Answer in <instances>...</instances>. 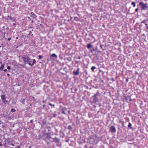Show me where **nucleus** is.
Segmentation results:
<instances>
[{
    "instance_id": "obj_47",
    "label": "nucleus",
    "mask_w": 148,
    "mask_h": 148,
    "mask_svg": "<svg viewBox=\"0 0 148 148\" xmlns=\"http://www.w3.org/2000/svg\"><path fill=\"white\" fill-rule=\"evenodd\" d=\"M33 22V21H32V23Z\"/></svg>"
},
{
    "instance_id": "obj_2",
    "label": "nucleus",
    "mask_w": 148,
    "mask_h": 148,
    "mask_svg": "<svg viewBox=\"0 0 148 148\" xmlns=\"http://www.w3.org/2000/svg\"><path fill=\"white\" fill-rule=\"evenodd\" d=\"M139 5L140 6L141 10H146L148 8L147 3L144 4L143 2H140L139 3Z\"/></svg>"
},
{
    "instance_id": "obj_31",
    "label": "nucleus",
    "mask_w": 148,
    "mask_h": 148,
    "mask_svg": "<svg viewBox=\"0 0 148 148\" xmlns=\"http://www.w3.org/2000/svg\"><path fill=\"white\" fill-rule=\"evenodd\" d=\"M10 74H9V73H8V74H7V76H8V77H9V76H10Z\"/></svg>"
},
{
    "instance_id": "obj_40",
    "label": "nucleus",
    "mask_w": 148,
    "mask_h": 148,
    "mask_svg": "<svg viewBox=\"0 0 148 148\" xmlns=\"http://www.w3.org/2000/svg\"><path fill=\"white\" fill-rule=\"evenodd\" d=\"M145 25L147 26V24H145Z\"/></svg>"
},
{
    "instance_id": "obj_17",
    "label": "nucleus",
    "mask_w": 148,
    "mask_h": 148,
    "mask_svg": "<svg viewBox=\"0 0 148 148\" xmlns=\"http://www.w3.org/2000/svg\"><path fill=\"white\" fill-rule=\"evenodd\" d=\"M68 128L69 130H71L72 129V127L71 125H69L68 126Z\"/></svg>"
},
{
    "instance_id": "obj_15",
    "label": "nucleus",
    "mask_w": 148,
    "mask_h": 148,
    "mask_svg": "<svg viewBox=\"0 0 148 148\" xmlns=\"http://www.w3.org/2000/svg\"><path fill=\"white\" fill-rule=\"evenodd\" d=\"M43 58V57L40 55H39L38 56V58L39 59H41Z\"/></svg>"
},
{
    "instance_id": "obj_12",
    "label": "nucleus",
    "mask_w": 148,
    "mask_h": 148,
    "mask_svg": "<svg viewBox=\"0 0 148 148\" xmlns=\"http://www.w3.org/2000/svg\"><path fill=\"white\" fill-rule=\"evenodd\" d=\"M91 47V45L90 44H88L87 45V47L88 49L90 48Z\"/></svg>"
},
{
    "instance_id": "obj_10",
    "label": "nucleus",
    "mask_w": 148,
    "mask_h": 148,
    "mask_svg": "<svg viewBox=\"0 0 148 148\" xmlns=\"http://www.w3.org/2000/svg\"><path fill=\"white\" fill-rule=\"evenodd\" d=\"M131 5H132L133 6V7H135L136 6V3L135 2H132L131 3Z\"/></svg>"
},
{
    "instance_id": "obj_25",
    "label": "nucleus",
    "mask_w": 148,
    "mask_h": 148,
    "mask_svg": "<svg viewBox=\"0 0 148 148\" xmlns=\"http://www.w3.org/2000/svg\"><path fill=\"white\" fill-rule=\"evenodd\" d=\"M11 40V38H9L8 39V41H9Z\"/></svg>"
},
{
    "instance_id": "obj_20",
    "label": "nucleus",
    "mask_w": 148,
    "mask_h": 148,
    "mask_svg": "<svg viewBox=\"0 0 148 148\" xmlns=\"http://www.w3.org/2000/svg\"><path fill=\"white\" fill-rule=\"evenodd\" d=\"M78 74H79V72L78 71L77 72L75 73V75H77Z\"/></svg>"
},
{
    "instance_id": "obj_44",
    "label": "nucleus",
    "mask_w": 148,
    "mask_h": 148,
    "mask_svg": "<svg viewBox=\"0 0 148 148\" xmlns=\"http://www.w3.org/2000/svg\"><path fill=\"white\" fill-rule=\"evenodd\" d=\"M66 142H67V141H68V140H66Z\"/></svg>"
},
{
    "instance_id": "obj_22",
    "label": "nucleus",
    "mask_w": 148,
    "mask_h": 148,
    "mask_svg": "<svg viewBox=\"0 0 148 148\" xmlns=\"http://www.w3.org/2000/svg\"><path fill=\"white\" fill-rule=\"evenodd\" d=\"M7 69H8V70H10V69H11V67H10V66H7Z\"/></svg>"
},
{
    "instance_id": "obj_11",
    "label": "nucleus",
    "mask_w": 148,
    "mask_h": 148,
    "mask_svg": "<svg viewBox=\"0 0 148 148\" xmlns=\"http://www.w3.org/2000/svg\"><path fill=\"white\" fill-rule=\"evenodd\" d=\"M36 61L34 59L33 60V63L32 64L30 65L33 66L34 64L36 62Z\"/></svg>"
},
{
    "instance_id": "obj_23",
    "label": "nucleus",
    "mask_w": 148,
    "mask_h": 148,
    "mask_svg": "<svg viewBox=\"0 0 148 148\" xmlns=\"http://www.w3.org/2000/svg\"><path fill=\"white\" fill-rule=\"evenodd\" d=\"M61 112L62 113H63L64 114H65L64 111L63 110Z\"/></svg>"
},
{
    "instance_id": "obj_6",
    "label": "nucleus",
    "mask_w": 148,
    "mask_h": 148,
    "mask_svg": "<svg viewBox=\"0 0 148 148\" xmlns=\"http://www.w3.org/2000/svg\"><path fill=\"white\" fill-rule=\"evenodd\" d=\"M53 140L54 142L56 143H58L60 141L59 139L56 137L54 138Z\"/></svg>"
},
{
    "instance_id": "obj_21",
    "label": "nucleus",
    "mask_w": 148,
    "mask_h": 148,
    "mask_svg": "<svg viewBox=\"0 0 148 148\" xmlns=\"http://www.w3.org/2000/svg\"><path fill=\"white\" fill-rule=\"evenodd\" d=\"M93 99H95V102H96L97 101V99L95 97H93Z\"/></svg>"
},
{
    "instance_id": "obj_48",
    "label": "nucleus",
    "mask_w": 148,
    "mask_h": 148,
    "mask_svg": "<svg viewBox=\"0 0 148 148\" xmlns=\"http://www.w3.org/2000/svg\"><path fill=\"white\" fill-rule=\"evenodd\" d=\"M1 3L0 2V4H1Z\"/></svg>"
},
{
    "instance_id": "obj_34",
    "label": "nucleus",
    "mask_w": 148,
    "mask_h": 148,
    "mask_svg": "<svg viewBox=\"0 0 148 148\" xmlns=\"http://www.w3.org/2000/svg\"><path fill=\"white\" fill-rule=\"evenodd\" d=\"M40 26H41V27H42V24H40Z\"/></svg>"
},
{
    "instance_id": "obj_8",
    "label": "nucleus",
    "mask_w": 148,
    "mask_h": 148,
    "mask_svg": "<svg viewBox=\"0 0 148 148\" xmlns=\"http://www.w3.org/2000/svg\"><path fill=\"white\" fill-rule=\"evenodd\" d=\"M4 68V64H1V67H0V70L2 71Z\"/></svg>"
},
{
    "instance_id": "obj_27",
    "label": "nucleus",
    "mask_w": 148,
    "mask_h": 148,
    "mask_svg": "<svg viewBox=\"0 0 148 148\" xmlns=\"http://www.w3.org/2000/svg\"><path fill=\"white\" fill-rule=\"evenodd\" d=\"M131 126V124L130 123H129L128 125V126L129 127H130V126Z\"/></svg>"
},
{
    "instance_id": "obj_1",
    "label": "nucleus",
    "mask_w": 148,
    "mask_h": 148,
    "mask_svg": "<svg viewBox=\"0 0 148 148\" xmlns=\"http://www.w3.org/2000/svg\"><path fill=\"white\" fill-rule=\"evenodd\" d=\"M25 64L28 63L29 65L31 64L32 60L27 55L24 56L22 58Z\"/></svg>"
},
{
    "instance_id": "obj_28",
    "label": "nucleus",
    "mask_w": 148,
    "mask_h": 148,
    "mask_svg": "<svg viewBox=\"0 0 148 148\" xmlns=\"http://www.w3.org/2000/svg\"><path fill=\"white\" fill-rule=\"evenodd\" d=\"M2 145V144L1 142H0V146H1Z\"/></svg>"
},
{
    "instance_id": "obj_39",
    "label": "nucleus",
    "mask_w": 148,
    "mask_h": 148,
    "mask_svg": "<svg viewBox=\"0 0 148 148\" xmlns=\"http://www.w3.org/2000/svg\"><path fill=\"white\" fill-rule=\"evenodd\" d=\"M73 73L74 74V71L73 72Z\"/></svg>"
},
{
    "instance_id": "obj_41",
    "label": "nucleus",
    "mask_w": 148,
    "mask_h": 148,
    "mask_svg": "<svg viewBox=\"0 0 148 148\" xmlns=\"http://www.w3.org/2000/svg\"><path fill=\"white\" fill-rule=\"evenodd\" d=\"M18 38H16V39H18Z\"/></svg>"
},
{
    "instance_id": "obj_18",
    "label": "nucleus",
    "mask_w": 148,
    "mask_h": 148,
    "mask_svg": "<svg viewBox=\"0 0 148 148\" xmlns=\"http://www.w3.org/2000/svg\"><path fill=\"white\" fill-rule=\"evenodd\" d=\"M57 116V114H53V117H56Z\"/></svg>"
},
{
    "instance_id": "obj_36",
    "label": "nucleus",
    "mask_w": 148,
    "mask_h": 148,
    "mask_svg": "<svg viewBox=\"0 0 148 148\" xmlns=\"http://www.w3.org/2000/svg\"><path fill=\"white\" fill-rule=\"evenodd\" d=\"M42 102L43 103H44L45 102V101H42Z\"/></svg>"
},
{
    "instance_id": "obj_42",
    "label": "nucleus",
    "mask_w": 148,
    "mask_h": 148,
    "mask_svg": "<svg viewBox=\"0 0 148 148\" xmlns=\"http://www.w3.org/2000/svg\"><path fill=\"white\" fill-rule=\"evenodd\" d=\"M127 81H128V80L127 79H126Z\"/></svg>"
},
{
    "instance_id": "obj_4",
    "label": "nucleus",
    "mask_w": 148,
    "mask_h": 148,
    "mask_svg": "<svg viewBox=\"0 0 148 148\" xmlns=\"http://www.w3.org/2000/svg\"><path fill=\"white\" fill-rule=\"evenodd\" d=\"M1 98L3 101V102L5 103L6 101V98L4 95H2L1 96Z\"/></svg>"
},
{
    "instance_id": "obj_29",
    "label": "nucleus",
    "mask_w": 148,
    "mask_h": 148,
    "mask_svg": "<svg viewBox=\"0 0 148 148\" xmlns=\"http://www.w3.org/2000/svg\"><path fill=\"white\" fill-rule=\"evenodd\" d=\"M33 120H30V122L31 123H32V122H33Z\"/></svg>"
},
{
    "instance_id": "obj_32",
    "label": "nucleus",
    "mask_w": 148,
    "mask_h": 148,
    "mask_svg": "<svg viewBox=\"0 0 148 148\" xmlns=\"http://www.w3.org/2000/svg\"><path fill=\"white\" fill-rule=\"evenodd\" d=\"M17 148H21V147L20 146H18Z\"/></svg>"
},
{
    "instance_id": "obj_5",
    "label": "nucleus",
    "mask_w": 148,
    "mask_h": 148,
    "mask_svg": "<svg viewBox=\"0 0 148 148\" xmlns=\"http://www.w3.org/2000/svg\"><path fill=\"white\" fill-rule=\"evenodd\" d=\"M110 130L112 132H116V129L115 127L113 126H112L110 128Z\"/></svg>"
},
{
    "instance_id": "obj_24",
    "label": "nucleus",
    "mask_w": 148,
    "mask_h": 148,
    "mask_svg": "<svg viewBox=\"0 0 148 148\" xmlns=\"http://www.w3.org/2000/svg\"><path fill=\"white\" fill-rule=\"evenodd\" d=\"M138 10V8H136L135 10V11L136 12H137Z\"/></svg>"
},
{
    "instance_id": "obj_9",
    "label": "nucleus",
    "mask_w": 148,
    "mask_h": 148,
    "mask_svg": "<svg viewBox=\"0 0 148 148\" xmlns=\"http://www.w3.org/2000/svg\"><path fill=\"white\" fill-rule=\"evenodd\" d=\"M51 57H55L56 58H57L58 57L57 55H56L55 54V53H53L52 54H51Z\"/></svg>"
},
{
    "instance_id": "obj_33",
    "label": "nucleus",
    "mask_w": 148,
    "mask_h": 148,
    "mask_svg": "<svg viewBox=\"0 0 148 148\" xmlns=\"http://www.w3.org/2000/svg\"><path fill=\"white\" fill-rule=\"evenodd\" d=\"M11 145L12 146H14V145L13 144H11Z\"/></svg>"
},
{
    "instance_id": "obj_3",
    "label": "nucleus",
    "mask_w": 148,
    "mask_h": 148,
    "mask_svg": "<svg viewBox=\"0 0 148 148\" xmlns=\"http://www.w3.org/2000/svg\"><path fill=\"white\" fill-rule=\"evenodd\" d=\"M30 16L31 17H32L33 19H36V15L34 14L33 12L30 13Z\"/></svg>"
},
{
    "instance_id": "obj_13",
    "label": "nucleus",
    "mask_w": 148,
    "mask_h": 148,
    "mask_svg": "<svg viewBox=\"0 0 148 148\" xmlns=\"http://www.w3.org/2000/svg\"><path fill=\"white\" fill-rule=\"evenodd\" d=\"M96 68L95 66H92L91 68V70H92V71H94V70Z\"/></svg>"
},
{
    "instance_id": "obj_7",
    "label": "nucleus",
    "mask_w": 148,
    "mask_h": 148,
    "mask_svg": "<svg viewBox=\"0 0 148 148\" xmlns=\"http://www.w3.org/2000/svg\"><path fill=\"white\" fill-rule=\"evenodd\" d=\"M8 17L9 18L8 19V18H6V19L7 20H11L12 21H14V19L12 18L11 16H8Z\"/></svg>"
},
{
    "instance_id": "obj_16",
    "label": "nucleus",
    "mask_w": 148,
    "mask_h": 148,
    "mask_svg": "<svg viewBox=\"0 0 148 148\" xmlns=\"http://www.w3.org/2000/svg\"><path fill=\"white\" fill-rule=\"evenodd\" d=\"M11 112H14L16 111L15 110L14 108H12L11 110Z\"/></svg>"
},
{
    "instance_id": "obj_45",
    "label": "nucleus",
    "mask_w": 148,
    "mask_h": 148,
    "mask_svg": "<svg viewBox=\"0 0 148 148\" xmlns=\"http://www.w3.org/2000/svg\"><path fill=\"white\" fill-rule=\"evenodd\" d=\"M93 38V39H94V40H95V39H94V38Z\"/></svg>"
},
{
    "instance_id": "obj_30",
    "label": "nucleus",
    "mask_w": 148,
    "mask_h": 148,
    "mask_svg": "<svg viewBox=\"0 0 148 148\" xmlns=\"http://www.w3.org/2000/svg\"><path fill=\"white\" fill-rule=\"evenodd\" d=\"M3 71H4V72H6V71H7V70L6 69H4V70H3Z\"/></svg>"
},
{
    "instance_id": "obj_26",
    "label": "nucleus",
    "mask_w": 148,
    "mask_h": 148,
    "mask_svg": "<svg viewBox=\"0 0 148 148\" xmlns=\"http://www.w3.org/2000/svg\"><path fill=\"white\" fill-rule=\"evenodd\" d=\"M142 23H145V20L143 21Z\"/></svg>"
},
{
    "instance_id": "obj_43",
    "label": "nucleus",
    "mask_w": 148,
    "mask_h": 148,
    "mask_svg": "<svg viewBox=\"0 0 148 148\" xmlns=\"http://www.w3.org/2000/svg\"><path fill=\"white\" fill-rule=\"evenodd\" d=\"M1 63V62H0V63Z\"/></svg>"
},
{
    "instance_id": "obj_37",
    "label": "nucleus",
    "mask_w": 148,
    "mask_h": 148,
    "mask_svg": "<svg viewBox=\"0 0 148 148\" xmlns=\"http://www.w3.org/2000/svg\"><path fill=\"white\" fill-rule=\"evenodd\" d=\"M147 29H148V25H147Z\"/></svg>"
},
{
    "instance_id": "obj_19",
    "label": "nucleus",
    "mask_w": 148,
    "mask_h": 148,
    "mask_svg": "<svg viewBox=\"0 0 148 148\" xmlns=\"http://www.w3.org/2000/svg\"><path fill=\"white\" fill-rule=\"evenodd\" d=\"M49 105H50L51 106H53V107H54L55 106V105L54 104H52L51 103H49Z\"/></svg>"
},
{
    "instance_id": "obj_35",
    "label": "nucleus",
    "mask_w": 148,
    "mask_h": 148,
    "mask_svg": "<svg viewBox=\"0 0 148 148\" xmlns=\"http://www.w3.org/2000/svg\"><path fill=\"white\" fill-rule=\"evenodd\" d=\"M43 107H45V105H44L43 106Z\"/></svg>"
},
{
    "instance_id": "obj_38",
    "label": "nucleus",
    "mask_w": 148,
    "mask_h": 148,
    "mask_svg": "<svg viewBox=\"0 0 148 148\" xmlns=\"http://www.w3.org/2000/svg\"><path fill=\"white\" fill-rule=\"evenodd\" d=\"M28 19H30V17H28Z\"/></svg>"
},
{
    "instance_id": "obj_46",
    "label": "nucleus",
    "mask_w": 148,
    "mask_h": 148,
    "mask_svg": "<svg viewBox=\"0 0 148 148\" xmlns=\"http://www.w3.org/2000/svg\"><path fill=\"white\" fill-rule=\"evenodd\" d=\"M70 112V111H68V112Z\"/></svg>"
},
{
    "instance_id": "obj_14",
    "label": "nucleus",
    "mask_w": 148,
    "mask_h": 148,
    "mask_svg": "<svg viewBox=\"0 0 148 148\" xmlns=\"http://www.w3.org/2000/svg\"><path fill=\"white\" fill-rule=\"evenodd\" d=\"M21 102L23 103H25V99H22V100H21Z\"/></svg>"
}]
</instances>
